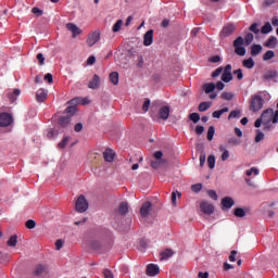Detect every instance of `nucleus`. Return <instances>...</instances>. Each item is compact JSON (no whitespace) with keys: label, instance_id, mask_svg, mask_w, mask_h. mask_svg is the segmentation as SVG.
Returning <instances> with one entry per match:
<instances>
[{"label":"nucleus","instance_id":"obj_1","mask_svg":"<svg viewBox=\"0 0 278 278\" xmlns=\"http://www.w3.org/2000/svg\"><path fill=\"white\" fill-rule=\"evenodd\" d=\"M251 42H253V34L252 33H248L244 38L242 36H239L235 39V41L232 42V47L235 49V53L237 55H240L241 58H244V55H247V48L249 47V45H251Z\"/></svg>","mask_w":278,"mask_h":278},{"label":"nucleus","instance_id":"obj_2","mask_svg":"<svg viewBox=\"0 0 278 278\" xmlns=\"http://www.w3.org/2000/svg\"><path fill=\"white\" fill-rule=\"evenodd\" d=\"M262 108H264V99H262V96H252L250 101V112H260Z\"/></svg>","mask_w":278,"mask_h":278},{"label":"nucleus","instance_id":"obj_3","mask_svg":"<svg viewBox=\"0 0 278 278\" xmlns=\"http://www.w3.org/2000/svg\"><path fill=\"white\" fill-rule=\"evenodd\" d=\"M76 211L80 214H84L88 210V201L86 200V197L79 195L76 201Z\"/></svg>","mask_w":278,"mask_h":278},{"label":"nucleus","instance_id":"obj_4","mask_svg":"<svg viewBox=\"0 0 278 278\" xmlns=\"http://www.w3.org/2000/svg\"><path fill=\"white\" fill-rule=\"evenodd\" d=\"M236 33V25L227 24L223 27L222 31L219 33V38H229Z\"/></svg>","mask_w":278,"mask_h":278},{"label":"nucleus","instance_id":"obj_5","mask_svg":"<svg viewBox=\"0 0 278 278\" xmlns=\"http://www.w3.org/2000/svg\"><path fill=\"white\" fill-rule=\"evenodd\" d=\"M14 123V118L10 113H0V127H10Z\"/></svg>","mask_w":278,"mask_h":278},{"label":"nucleus","instance_id":"obj_6","mask_svg":"<svg viewBox=\"0 0 278 278\" xmlns=\"http://www.w3.org/2000/svg\"><path fill=\"white\" fill-rule=\"evenodd\" d=\"M99 40H101V31L96 30L88 36L87 45L88 47H94Z\"/></svg>","mask_w":278,"mask_h":278},{"label":"nucleus","instance_id":"obj_7","mask_svg":"<svg viewBox=\"0 0 278 278\" xmlns=\"http://www.w3.org/2000/svg\"><path fill=\"white\" fill-rule=\"evenodd\" d=\"M200 210L203 212V214L211 216V214H214V204L203 201L200 203Z\"/></svg>","mask_w":278,"mask_h":278},{"label":"nucleus","instance_id":"obj_8","mask_svg":"<svg viewBox=\"0 0 278 278\" xmlns=\"http://www.w3.org/2000/svg\"><path fill=\"white\" fill-rule=\"evenodd\" d=\"M235 204L236 202L231 197H225L220 203L223 212H227V210H231V207H233Z\"/></svg>","mask_w":278,"mask_h":278},{"label":"nucleus","instance_id":"obj_9","mask_svg":"<svg viewBox=\"0 0 278 278\" xmlns=\"http://www.w3.org/2000/svg\"><path fill=\"white\" fill-rule=\"evenodd\" d=\"M261 119H263V125H270L273 123V109L265 110L261 115Z\"/></svg>","mask_w":278,"mask_h":278},{"label":"nucleus","instance_id":"obj_10","mask_svg":"<svg viewBox=\"0 0 278 278\" xmlns=\"http://www.w3.org/2000/svg\"><path fill=\"white\" fill-rule=\"evenodd\" d=\"M146 274L148 275V277H155V276L160 275V266H157L155 264H149L147 266Z\"/></svg>","mask_w":278,"mask_h":278},{"label":"nucleus","instance_id":"obj_11","mask_svg":"<svg viewBox=\"0 0 278 278\" xmlns=\"http://www.w3.org/2000/svg\"><path fill=\"white\" fill-rule=\"evenodd\" d=\"M99 86H101V78L99 75L94 74L92 79L88 84V88L90 90H98Z\"/></svg>","mask_w":278,"mask_h":278},{"label":"nucleus","instance_id":"obj_12","mask_svg":"<svg viewBox=\"0 0 278 278\" xmlns=\"http://www.w3.org/2000/svg\"><path fill=\"white\" fill-rule=\"evenodd\" d=\"M48 94L49 91L47 89H38L36 92V100L38 103H45V101H47Z\"/></svg>","mask_w":278,"mask_h":278},{"label":"nucleus","instance_id":"obj_13","mask_svg":"<svg viewBox=\"0 0 278 278\" xmlns=\"http://www.w3.org/2000/svg\"><path fill=\"white\" fill-rule=\"evenodd\" d=\"M170 116V106H162L159 110V118L162 121H168V117Z\"/></svg>","mask_w":278,"mask_h":278},{"label":"nucleus","instance_id":"obj_14","mask_svg":"<svg viewBox=\"0 0 278 278\" xmlns=\"http://www.w3.org/2000/svg\"><path fill=\"white\" fill-rule=\"evenodd\" d=\"M66 29L73 34V38H77L81 34V29L77 27L74 23H67Z\"/></svg>","mask_w":278,"mask_h":278},{"label":"nucleus","instance_id":"obj_15","mask_svg":"<svg viewBox=\"0 0 278 278\" xmlns=\"http://www.w3.org/2000/svg\"><path fill=\"white\" fill-rule=\"evenodd\" d=\"M143 45L144 47H151L153 45V29L148 30L143 35Z\"/></svg>","mask_w":278,"mask_h":278},{"label":"nucleus","instance_id":"obj_16","mask_svg":"<svg viewBox=\"0 0 278 278\" xmlns=\"http://www.w3.org/2000/svg\"><path fill=\"white\" fill-rule=\"evenodd\" d=\"M34 275H36V277H46V275H49V270L47 269V266L38 265L34 271Z\"/></svg>","mask_w":278,"mask_h":278},{"label":"nucleus","instance_id":"obj_17","mask_svg":"<svg viewBox=\"0 0 278 278\" xmlns=\"http://www.w3.org/2000/svg\"><path fill=\"white\" fill-rule=\"evenodd\" d=\"M151 212V202H144L140 208V214L143 218H147L149 216V213Z\"/></svg>","mask_w":278,"mask_h":278},{"label":"nucleus","instance_id":"obj_18","mask_svg":"<svg viewBox=\"0 0 278 278\" xmlns=\"http://www.w3.org/2000/svg\"><path fill=\"white\" fill-rule=\"evenodd\" d=\"M278 45V39L275 36H271L267 39V41L264 43V47H267V49H276Z\"/></svg>","mask_w":278,"mask_h":278},{"label":"nucleus","instance_id":"obj_19","mask_svg":"<svg viewBox=\"0 0 278 278\" xmlns=\"http://www.w3.org/2000/svg\"><path fill=\"white\" fill-rule=\"evenodd\" d=\"M115 153L112 149H106L104 152H103V157L105 160V162H114V157H115Z\"/></svg>","mask_w":278,"mask_h":278},{"label":"nucleus","instance_id":"obj_20","mask_svg":"<svg viewBox=\"0 0 278 278\" xmlns=\"http://www.w3.org/2000/svg\"><path fill=\"white\" fill-rule=\"evenodd\" d=\"M202 88L205 94H211V92H214V90H216V85L214 83H206L203 85Z\"/></svg>","mask_w":278,"mask_h":278},{"label":"nucleus","instance_id":"obj_21","mask_svg":"<svg viewBox=\"0 0 278 278\" xmlns=\"http://www.w3.org/2000/svg\"><path fill=\"white\" fill-rule=\"evenodd\" d=\"M59 125L60 127H68V125H71V116L66 115V116H61L59 118Z\"/></svg>","mask_w":278,"mask_h":278},{"label":"nucleus","instance_id":"obj_22","mask_svg":"<svg viewBox=\"0 0 278 278\" xmlns=\"http://www.w3.org/2000/svg\"><path fill=\"white\" fill-rule=\"evenodd\" d=\"M278 77V72L275 70L268 71L267 73L264 74L263 78L268 81L270 79H277Z\"/></svg>","mask_w":278,"mask_h":278},{"label":"nucleus","instance_id":"obj_23","mask_svg":"<svg viewBox=\"0 0 278 278\" xmlns=\"http://www.w3.org/2000/svg\"><path fill=\"white\" fill-rule=\"evenodd\" d=\"M121 216H125L129 212V204L127 202H122L118 207Z\"/></svg>","mask_w":278,"mask_h":278},{"label":"nucleus","instance_id":"obj_24","mask_svg":"<svg viewBox=\"0 0 278 278\" xmlns=\"http://www.w3.org/2000/svg\"><path fill=\"white\" fill-rule=\"evenodd\" d=\"M260 53H262V45H252L251 55L255 58V55H260Z\"/></svg>","mask_w":278,"mask_h":278},{"label":"nucleus","instance_id":"obj_25","mask_svg":"<svg viewBox=\"0 0 278 278\" xmlns=\"http://www.w3.org/2000/svg\"><path fill=\"white\" fill-rule=\"evenodd\" d=\"M226 112H229V108H224V109H220L218 111H214L212 116L213 118H220V116H223V114H226Z\"/></svg>","mask_w":278,"mask_h":278},{"label":"nucleus","instance_id":"obj_26","mask_svg":"<svg viewBox=\"0 0 278 278\" xmlns=\"http://www.w3.org/2000/svg\"><path fill=\"white\" fill-rule=\"evenodd\" d=\"M242 66L244 68H253V66H255V61H253V58H249L247 60H243Z\"/></svg>","mask_w":278,"mask_h":278},{"label":"nucleus","instance_id":"obj_27","mask_svg":"<svg viewBox=\"0 0 278 278\" xmlns=\"http://www.w3.org/2000/svg\"><path fill=\"white\" fill-rule=\"evenodd\" d=\"M109 77L113 86H118V72L111 73Z\"/></svg>","mask_w":278,"mask_h":278},{"label":"nucleus","instance_id":"obj_28","mask_svg":"<svg viewBox=\"0 0 278 278\" xmlns=\"http://www.w3.org/2000/svg\"><path fill=\"white\" fill-rule=\"evenodd\" d=\"M8 247H16V244H18V236L13 235L9 238L8 242H7Z\"/></svg>","mask_w":278,"mask_h":278},{"label":"nucleus","instance_id":"obj_29","mask_svg":"<svg viewBox=\"0 0 278 278\" xmlns=\"http://www.w3.org/2000/svg\"><path fill=\"white\" fill-rule=\"evenodd\" d=\"M212 108V103L210 102H202L199 104L198 110L199 112H207V110Z\"/></svg>","mask_w":278,"mask_h":278},{"label":"nucleus","instance_id":"obj_30","mask_svg":"<svg viewBox=\"0 0 278 278\" xmlns=\"http://www.w3.org/2000/svg\"><path fill=\"white\" fill-rule=\"evenodd\" d=\"M235 216H236L237 218H244V217L247 216V212H245L244 208H242V207H237V208L235 210Z\"/></svg>","mask_w":278,"mask_h":278},{"label":"nucleus","instance_id":"obj_31","mask_svg":"<svg viewBox=\"0 0 278 278\" xmlns=\"http://www.w3.org/2000/svg\"><path fill=\"white\" fill-rule=\"evenodd\" d=\"M273 31V26L270 25V22H267L264 24V26L261 28L262 34H270Z\"/></svg>","mask_w":278,"mask_h":278},{"label":"nucleus","instance_id":"obj_32","mask_svg":"<svg viewBox=\"0 0 278 278\" xmlns=\"http://www.w3.org/2000/svg\"><path fill=\"white\" fill-rule=\"evenodd\" d=\"M173 250L167 249L161 253V260H168L169 257H173Z\"/></svg>","mask_w":278,"mask_h":278},{"label":"nucleus","instance_id":"obj_33","mask_svg":"<svg viewBox=\"0 0 278 278\" xmlns=\"http://www.w3.org/2000/svg\"><path fill=\"white\" fill-rule=\"evenodd\" d=\"M18 94H21V89H14L12 93L8 94L11 103H14V101L16 100V97H18Z\"/></svg>","mask_w":278,"mask_h":278},{"label":"nucleus","instance_id":"obj_34","mask_svg":"<svg viewBox=\"0 0 278 278\" xmlns=\"http://www.w3.org/2000/svg\"><path fill=\"white\" fill-rule=\"evenodd\" d=\"M233 79V75L231 73H223L222 74V81H225V84H229Z\"/></svg>","mask_w":278,"mask_h":278},{"label":"nucleus","instance_id":"obj_35","mask_svg":"<svg viewBox=\"0 0 278 278\" xmlns=\"http://www.w3.org/2000/svg\"><path fill=\"white\" fill-rule=\"evenodd\" d=\"M207 166H208V168H214L215 166H216V156H214V155H208V157H207Z\"/></svg>","mask_w":278,"mask_h":278},{"label":"nucleus","instance_id":"obj_36","mask_svg":"<svg viewBox=\"0 0 278 278\" xmlns=\"http://www.w3.org/2000/svg\"><path fill=\"white\" fill-rule=\"evenodd\" d=\"M273 58H275V51L273 50L266 51L265 54L263 55L264 62H268V60H273Z\"/></svg>","mask_w":278,"mask_h":278},{"label":"nucleus","instance_id":"obj_37","mask_svg":"<svg viewBox=\"0 0 278 278\" xmlns=\"http://www.w3.org/2000/svg\"><path fill=\"white\" fill-rule=\"evenodd\" d=\"M219 151H223L222 153V162H227L229 160V151L225 150V147H219Z\"/></svg>","mask_w":278,"mask_h":278},{"label":"nucleus","instance_id":"obj_38","mask_svg":"<svg viewBox=\"0 0 278 278\" xmlns=\"http://www.w3.org/2000/svg\"><path fill=\"white\" fill-rule=\"evenodd\" d=\"M189 121L197 124L201 121V115L199 113H191L189 114Z\"/></svg>","mask_w":278,"mask_h":278},{"label":"nucleus","instance_id":"obj_39","mask_svg":"<svg viewBox=\"0 0 278 278\" xmlns=\"http://www.w3.org/2000/svg\"><path fill=\"white\" fill-rule=\"evenodd\" d=\"M214 134H216V128H214V126H210L207 129V140H214Z\"/></svg>","mask_w":278,"mask_h":278},{"label":"nucleus","instance_id":"obj_40","mask_svg":"<svg viewBox=\"0 0 278 278\" xmlns=\"http://www.w3.org/2000/svg\"><path fill=\"white\" fill-rule=\"evenodd\" d=\"M121 27H123V20H118L112 28V31L116 34L117 31H121Z\"/></svg>","mask_w":278,"mask_h":278},{"label":"nucleus","instance_id":"obj_41","mask_svg":"<svg viewBox=\"0 0 278 278\" xmlns=\"http://www.w3.org/2000/svg\"><path fill=\"white\" fill-rule=\"evenodd\" d=\"M220 99L224 101H231V99H233V93L225 91L222 93Z\"/></svg>","mask_w":278,"mask_h":278},{"label":"nucleus","instance_id":"obj_42","mask_svg":"<svg viewBox=\"0 0 278 278\" xmlns=\"http://www.w3.org/2000/svg\"><path fill=\"white\" fill-rule=\"evenodd\" d=\"M253 174H254L255 176L260 175V169H257V167H252V168H250V169H248V170L245 172V175H247L248 177H251Z\"/></svg>","mask_w":278,"mask_h":278},{"label":"nucleus","instance_id":"obj_43","mask_svg":"<svg viewBox=\"0 0 278 278\" xmlns=\"http://www.w3.org/2000/svg\"><path fill=\"white\" fill-rule=\"evenodd\" d=\"M240 111L233 110L228 115V121H231V118H240Z\"/></svg>","mask_w":278,"mask_h":278},{"label":"nucleus","instance_id":"obj_44","mask_svg":"<svg viewBox=\"0 0 278 278\" xmlns=\"http://www.w3.org/2000/svg\"><path fill=\"white\" fill-rule=\"evenodd\" d=\"M77 112V109L75 108V106H67L66 109H65V114H70V115H67V116H73L75 113Z\"/></svg>","mask_w":278,"mask_h":278},{"label":"nucleus","instance_id":"obj_45","mask_svg":"<svg viewBox=\"0 0 278 278\" xmlns=\"http://www.w3.org/2000/svg\"><path fill=\"white\" fill-rule=\"evenodd\" d=\"M25 227L27 229H35L36 228V222L34 219H28L26 223H25Z\"/></svg>","mask_w":278,"mask_h":278},{"label":"nucleus","instance_id":"obj_46","mask_svg":"<svg viewBox=\"0 0 278 278\" xmlns=\"http://www.w3.org/2000/svg\"><path fill=\"white\" fill-rule=\"evenodd\" d=\"M264 140V132L262 130H256V137H255V142H262Z\"/></svg>","mask_w":278,"mask_h":278},{"label":"nucleus","instance_id":"obj_47","mask_svg":"<svg viewBox=\"0 0 278 278\" xmlns=\"http://www.w3.org/2000/svg\"><path fill=\"white\" fill-rule=\"evenodd\" d=\"M66 144H68V137H65L62 141L59 142V149H65Z\"/></svg>","mask_w":278,"mask_h":278},{"label":"nucleus","instance_id":"obj_48","mask_svg":"<svg viewBox=\"0 0 278 278\" xmlns=\"http://www.w3.org/2000/svg\"><path fill=\"white\" fill-rule=\"evenodd\" d=\"M207 194L210 199H213V201H218V194L214 190H208Z\"/></svg>","mask_w":278,"mask_h":278},{"label":"nucleus","instance_id":"obj_49","mask_svg":"<svg viewBox=\"0 0 278 278\" xmlns=\"http://www.w3.org/2000/svg\"><path fill=\"white\" fill-rule=\"evenodd\" d=\"M202 189H203V185H201V184H197V185L191 186L192 192H201Z\"/></svg>","mask_w":278,"mask_h":278},{"label":"nucleus","instance_id":"obj_50","mask_svg":"<svg viewBox=\"0 0 278 278\" xmlns=\"http://www.w3.org/2000/svg\"><path fill=\"white\" fill-rule=\"evenodd\" d=\"M233 75H237V79L241 80L244 78V74H242V68H238L233 72Z\"/></svg>","mask_w":278,"mask_h":278},{"label":"nucleus","instance_id":"obj_51","mask_svg":"<svg viewBox=\"0 0 278 278\" xmlns=\"http://www.w3.org/2000/svg\"><path fill=\"white\" fill-rule=\"evenodd\" d=\"M151 106V100L146 99L143 105H142V111L143 112H149V108Z\"/></svg>","mask_w":278,"mask_h":278},{"label":"nucleus","instance_id":"obj_52","mask_svg":"<svg viewBox=\"0 0 278 278\" xmlns=\"http://www.w3.org/2000/svg\"><path fill=\"white\" fill-rule=\"evenodd\" d=\"M250 31H252L253 34H260V28H257V23H253L251 26H250Z\"/></svg>","mask_w":278,"mask_h":278},{"label":"nucleus","instance_id":"obj_53","mask_svg":"<svg viewBox=\"0 0 278 278\" xmlns=\"http://www.w3.org/2000/svg\"><path fill=\"white\" fill-rule=\"evenodd\" d=\"M68 103H70V105H72V106L81 105L80 98H74V99H72Z\"/></svg>","mask_w":278,"mask_h":278},{"label":"nucleus","instance_id":"obj_54","mask_svg":"<svg viewBox=\"0 0 278 278\" xmlns=\"http://www.w3.org/2000/svg\"><path fill=\"white\" fill-rule=\"evenodd\" d=\"M37 60H38L40 66L45 65V54L38 53L37 54Z\"/></svg>","mask_w":278,"mask_h":278},{"label":"nucleus","instance_id":"obj_55","mask_svg":"<svg viewBox=\"0 0 278 278\" xmlns=\"http://www.w3.org/2000/svg\"><path fill=\"white\" fill-rule=\"evenodd\" d=\"M43 79L48 81V84H53V75L51 73L46 74Z\"/></svg>","mask_w":278,"mask_h":278},{"label":"nucleus","instance_id":"obj_56","mask_svg":"<svg viewBox=\"0 0 278 278\" xmlns=\"http://www.w3.org/2000/svg\"><path fill=\"white\" fill-rule=\"evenodd\" d=\"M205 160H206L205 153L202 152L200 154V166H201V168H203V166H205Z\"/></svg>","mask_w":278,"mask_h":278},{"label":"nucleus","instance_id":"obj_57","mask_svg":"<svg viewBox=\"0 0 278 278\" xmlns=\"http://www.w3.org/2000/svg\"><path fill=\"white\" fill-rule=\"evenodd\" d=\"M1 262H8L10 260V254L0 252Z\"/></svg>","mask_w":278,"mask_h":278},{"label":"nucleus","instance_id":"obj_58","mask_svg":"<svg viewBox=\"0 0 278 278\" xmlns=\"http://www.w3.org/2000/svg\"><path fill=\"white\" fill-rule=\"evenodd\" d=\"M103 275L104 278H114V274L110 269H104Z\"/></svg>","mask_w":278,"mask_h":278},{"label":"nucleus","instance_id":"obj_59","mask_svg":"<svg viewBox=\"0 0 278 278\" xmlns=\"http://www.w3.org/2000/svg\"><path fill=\"white\" fill-rule=\"evenodd\" d=\"M160 166H162L160 160H156V161H152V162H151V167H152V168L157 169V168H160Z\"/></svg>","mask_w":278,"mask_h":278},{"label":"nucleus","instance_id":"obj_60","mask_svg":"<svg viewBox=\"0 0 278 278\" xmlns=\"http://www.w3.org/2000/svg\"><path fill=\"white\" fill-rule=\"evenodd\" d=\"M220 74H223V67L216 68V70L212 73V77H218Z\"/></svg>","mask_w":278,"mask_h":278},{"label":"nucleus","instance_id":"obj_61","mask_svg":"<svg viewBox=\"0 0 278 278\" xmlns=\"http://www.w3.org/2000/svg\"><path fill=\"white\" fill-rule=\"evenodd\" d=\"M31 12L33 14H36V16H42V10H40L39 8H33Z\"/></svg>","mask_w":278,"mask_h":278},{"label":"nucleus","instance_id":"obj_62","mask_svg":"<svg viewBox=\"0 0 278 278\" xmlns=\"http://www.w3.org/2000/svg\"><path fill=\"white\" fill-rule=\"evenodd\" d=\"M236 255H238V252L236 250H232L229 255V261L236 262Z\"/></svg>","mask_w":278,"mask_h":278},{"label":"nucleus","instance_id":"obj_63","mask_svg":"<svg viewBox=\"0 0 278 278\" xmlns=\"http://www.w3.org/2000/svg\"><path fill=\"white\" fill-rule=\"evenodd\" d=\"M203 131H205V127H203V126L195 127V134H198V136H201V134H203Z\"/></svg>","mask_w":278,"mask_h":278},{"label":"nucleus","instance_id":"obj_64","mask_svg":"<svg viewBox=\"0 0 278 278\" xmlns=\"http://www.w3.org/2000/svg\"><path fill=\"white\" fill-rule=\"evenodd\" d=\"M278 122V110L275 112L273 111V117H271V123H277Z\"/></svg>","mask_w":278,"mask_h":278}]
</instances>
